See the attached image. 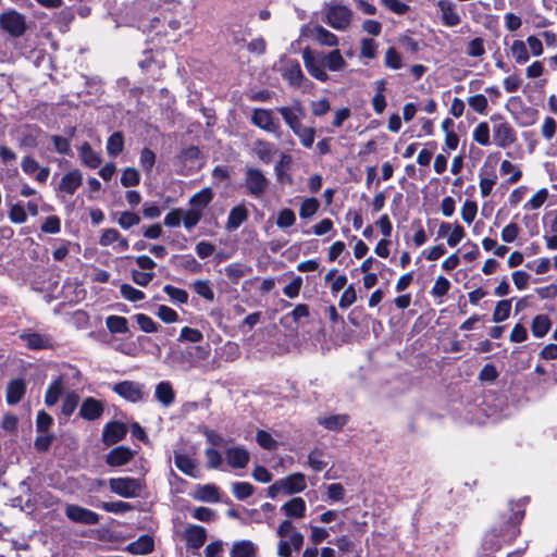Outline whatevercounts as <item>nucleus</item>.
<instances>
[{
  "label": "nucleus",
  "instance_id": "e2e57ef3",
  "mask_svg": "<svg viewBox=\"0 0 557 557\" xmlns=\"http://www.w3.org/2000/svg\"><path fill=\"white\" fill-rule=\"evenodd\" d=\"M134 318L143 332L154 333L158 331L157 323L149 315L137 313Z\"/></svg>",
  "mask_w": 557,
  "mask_h": 557
},
{
  "label": "nucleus",
  "instance_id": "72a5a7b5",
  "mask_svg": "<svg viewBox=\"0 0 557 557\" xmlns=\"http://www.w3.org/2000/svg\"><path fill=\"white\" fill-rule=\"evenodd\" d=\"M248 218L247 209L244 206L234 207L228 214L226 228L228 231L237 230Z\"/></svg>",
  "mask_w": 557,
  "mask_h": 557
},
{
  "label": "nucleus",
  "instance_id": "338daca9",
  "mask_svg": "<svg viewBox=\"0 0 557 557\" xmlns=\"http://www.w3.org/2000/svg\"><path fill=\"white\" fill-rule=\"evenodd\" d=\"M9 219L14 224H22L27 220V213L23 205L15 203L11 206L9 211Z\"/></svg>",
  "mask_w": 557,
  "mask_h": 557
},
{
  "label": "nucleus",
  "instance_id": "7ed1b4c3",
  "mask_svg": "<svg viewBox=\"0 0 557 557\" xmlns=\"http://www.w3.org/2000/svg\"><path fill=\"white\" fill-rule=\"evenodd\" d=\"M108 484L112 493L124 498L138 497L146 487L143 479L131 476L111 478Z\"/></svg>",
  "mask_w": 557,
  "mask_h": 557
},
{
  "label": "nucleus",
  "instance_id": "423d86ee",
  "mask_svg": "<svg viewBox=\"0 0 557 557\" xmlns=\"http://www.w3.org/2000/svg\"><path fill=\"white\" fill-rule=\"evenodd\" d=\"M326 23L336 30H346L352 18L349 8L341 4H332L325 8Z\"/></svg>",
  "mask_w": 557,
  "mask_h": 557
},
{
  "label": "nucleus",
  "instance_id": "bf43d9fd",
  "mask_svg": "<svg viewBox=\"0 0 557 557\" xmlns=\"http://www.w3.org/2000/svg\"><path fill=\"white\" fill-rule=\"evenodd\" d=\"M120 292L123 298H125L128 301H140L145 298L144 292L133 287L129 284H122L120 287Z\"/></svg>",
  "mask_w": 557,
  "mask_h": 557
},
{
  "label": "nucleus",
  "instance_id": "f03ea898",
  "mask_svg": "<svg viewBox=\"0 0 557 557\" xmlns=\"http://www.w3.org/2000/svg\"><path fill=\"white\" fill-rule=\"evenodd\" d=\"M523 518V511H517L513 515L507 531L504 534L498 533L495 529L485 533L483 537V547L487 550H497L503 543L513 541L520 533L518 529L519 522Z\"/></svg>",
  "mask_w": 557,
  "mask_h": 557
},
{
  "label": "nucleus",
  "instance_id": "bb28decb",
  "mask_svg": "<svg viewBox=\"0 0 557 557\" xmlns=\"http://www.w3.org/2000/svg\"><path fill=\"white\" fill-rule=\"evenodd\" d=\"M78 156L82 163L89 169H97L101 164L100 154L88 143H84L78 148Z\"/></svg>",
  "mask_w": 557,
  "mask_h": 557
},
{
  "label": "nucleus",
  "instance_id": "4c0bfd02",
  "mask_svg": "<svg viewBox=\"0 0 557 557\" xmlns=\"http://www.w3.org/2000/svg\"><path fill=\"white\" fill-rule=\"evenodd\" d=\"M79 399V395L76 391L67 392L61 404V414L66 418L71 417L76 410Z\"/></svg>",
  "mask_w": 557,
  "mask_h": 557
},
{
  "label": "nucleus",
  "instance_id": "0eeeda50",
  "mask_svg": "<svg viewBox=\"0 0 557 557\" xmlns=\"http://www.w3.org/2000/svg\"><path fill=\"white\" fill-rule=\"evenodd\" d=\"M0 27L12 37H21L26 30V21L17 11L9 10L0 14Z\"/></svg>",
  "mask_w": 557,
  "mask_h": 557
},
{
  "label": "nucleus",
  "instance_id": "9b49d317",
  "mask_svg": "<svg viewBox=\"0 0 557 557\" xmlns=\"http://www.w3.org/2000/svg\"><path fill=\"white\" fill-rule=\"evenodd\" d=\"M277 111L293 133L302 126L301 120L305 116V111L300 101H296L290 107H281Z\"/></svg>",
  "mask_w": 557,
  "mask_h": 557
},
{
  "label": "nucleus",
  "instance_id": "a18cd8bd",
  "mask_svg": "<svg viewBox=\"0 0 557 557\" xmlns=\"http://www.w3.org/2000/svg\"><path fill=\"white\" fill-rule=\"evenodd\" d=\"M290 163L292 157L289 154L283 153L274 168L277 181L280 183H292L290 175L285 173V168H288Z\"/></svg>",
  "mask_w": 557,
  "mask_h": 557
},
{
  "label": "nucleus",
  "instance_id": "a19ab883",
  "mask_svg": "<svg viewBox=\"0 0 557 557\" xmlns=\"http://www.w3.org/2000/svg\"><path fill=\"white\" fill-rule=\"evenodd\" d=\"M348 417L346 414H334L330 417L319 418L318 420L320 425L331 431L342 430L346 425Z\"/></svg>",
  "mask_w": 557,
  "mask_h": 557
},
{
  "label": "nucleus",
  "instance_id": "49530a36",
  "mask_svg": "<svg viewBox=\"0 0 557 557\" xmlns=\"http://www.w3.org/2000/svg\"><path fill=\"white\" fill-rule=\"evenodd\" d=\"M124 147V138L122 133L115 132L113 133L107 141V152L111 157L119 156Z\"/></svg>",
  "mask_w": 557,
  "mask_h": 557
},
{
  "label": "nucleus",
  "instance_id": "603ef678",
  "mask_svg": "<svg viewBox=\"0 0 557 557\" xmlns=\"http://www.w3.org/2000/svg\"><path fill=\"white\" fill-rule=\"evenodd\" d=\"M511 54L517 63L523 64L529 60V52L525 42L522 40H515L511 45Z\"/></svg>",
  "mask_w": 557,
  "mask_h": 557
},
{
  "label": "nucleus",
  "instance_id": "f8f14e48",
  "mask_svg": "<svg viewBox=\"0 0 557 557\" xmlns=\"http://www.w3.org/2000/svg\"><path fill=\"white\" fill-rule=\"evenodd\" d=\"M104 403L94 397H86L78 410V417L86 421H95L102 417Z\"/></svg>",
  "mask_w": 557,
  "mask_h": 557
},
{
  "label": "nucleus",
  "instance_id": "58836bf2",
  "mask_svg": "<svg viewBox=\"0 0 557 557\" xmlns=\"http://www.w3.org/2000/svg\"><path fill=\"white\" fill-rule=\"evenodd\" d=\"M550 326L549 318L545 314H539L532 321L531 331L535 337L541 338L548 333Z\"/></svg>",
  "mask_w": 557,
  "mask_h": 557
},
{
  "label": "nucleus",
  "instance_id": "79ce46f5",
  "mask_svg": "<svg viewBox=\"0 0 557 557\" xmlns=\"http://www.w3.org/2000/svg\"><path fill=\"white\" fill-rule=\"evenodd\" d=\"M313 33L315 39L323 46L335 47L338 45L337 36L320 25L314 26Z\"/></svg>",
  "mask_w": 557,
  "mask_h": 557
},
{
  "label": "nucleus",
  "instance_id": "aec40b11",
  "mask_svg": "<svg viewBox=\"0 0 557 557\" xmlns=\"http://www.w3.org/2000/svg\"><path fill=\"white\" fill-rule=\"evenodd\" d=\"M225 458L230 467L242 469L248 465L250 455L244 447H231L226 449Z\"/></svg>",
  "mask_w": 557,
  "mask_h": 557
},
{
  "label": "nucleus",
  "instance_id": "052dcab7",
  "mask_svg": "<svg viewBox=\"0 0 557 557\" xmlns=\"http://www.w3.org/2000/svg\"><path fill=\"white\" fill-rule=\"evenodd\" d=\"M163 292L175 302L186 304L188 301V293L185 289L165 285Z\"/></svg>",
  "mask_w": 557,
  "mask_h": 557
},
{
  "label": "nucleus",
  "instance_id": "c9c22d12",
  "mask_svg": "<svg viewBox=\"0 0 557 557\" xmlns=\"http://www.w3.org/2000/svg\"><path fill=\"white\" fill-rule=\"evenodd\" d=\"M224 272L226 277L236 284L243 276L251 272V268L240 262H234L226 265Z\"/></svg>",
  "mask_w": 557,
  "mask_h": 557
},
{
  "label": "nucleus",
  "instance_id": "4be33fe9",
  "mask_svg": "<svg viewBox=\"0 0 557 557\" xmlns=\"http://www.w3.org/2000/svg\"><path fill=\"white\" fill-rule=\"evenodd\" d=\"M480 182V194L482 197H487L491 195L493 187L495 186L497 182V174L494 170V168H491V170H487V163L484 164V166L480 170L479 173Z\"/></svg>",
  "mask_w": 557,
  "mask_h": 557
},
{
  "label": "nucleus",
  "instance_id": "ddd939ff",
  "mask_svg": "<svg viewBox=\"0 0 557 557\" xmlns=\"http://www.w3.org/2000/svg\"><path fill=\"white\" fill-rule=\"evenodd\" d=\"M302 59L308 73L312 77L321 82H326L329 79L322 59L315 57L309 49L304 50Z\"/></svg>",
  "mask_w": 557,
  "mask_h": 557
},
{
  "label": "nucleus",
  "instance_id": "f3484780",
  "mask_svg": "<svg viewBox=\"0 0 557 557\" xmlns=\"http://www.w3.org/2000/svg\"><path fill=\"white\" fill-rule=\"evenodd\" d=\"M178 161L182 163V170L180 171L183 175H188L190 172L200 168V150L190 146L184 149L177 157Z\"/></svg>",
  "mask_w": 557,
  "mask_h": 557
},
{
  "label": "nucleus",
  "instance_id": "2eb2a0df",
  "mask_svg": "<svg viewBox=\"0 0 557 557\" xmlns=\"http://www.w3.org/2000/svg\"><path fill=\"white\" fill-rule=\"evenodd\" d=\"M190 497L197 502L216 504L221 500V492L216 485L211 483L197 484L190 492Z\"/></svg>",
  "mask_w": 557,
  "mask_h": 557
},
{
  "label": "nucleus",
  "instance_id": "5fc2aeb1",
  "mask_svg": "<svg viewBox=\"0 0 557 557\" xmlns=\"http://www.w3.org/2000/svg\"><path fill=\"white\" fill-rule=\"evenodd\" d=\"M232 492L237 499L243 500L253 494L255 487L248 482H235L232 484Z\"/></svg>",
  "mask_w": 557,
  "mask_h": 557
},
{
  "label": "nucleus",
  "instance_id": "473e14b6",
  "mask_svg": "<svg viewBox=\"0 0 557 557\" xmlns=\"http://www.w3.org/2000/svg\"><path fill=\"white\" fill-rule=\"evenodd\" d=\"M153 540L149 535H141L126 546V550L133 555H146L152 552Z\"/></svg>",
  "mask_w": 557,
  "mask_h": 557
},
{
  "label": "nucleus",
  "instance_id": "8fccbe9b",
  "mask_svg": "<svg viewBox=\"0 0 557 557\" xmlns=\"http://www.w3.org/2000/svg\"><path fill=\"white\" fill-rule=\"evenodd\" d=\"M468 104L474 112L479 114L484 115L487 112L488 101L487 98L482 94L469 97Z\"/></svg>",
  "mask_w": 557,
  "mask_h": 557
},
{
  "label": "nucleus",
  "instance_id": "20e7f679",
  "mask_svg": "<svg viewBox=\"0 0 557 557\" xmlns=\"http://www.w3.org/2000/svg\"><path fill=\"white\" fill-rule=\"evenodd\" d=\"M493 122V139L497 147L507 148L516 141V132L513 127L500 115L491 116Z\"/></svg>",
  "mask_w": 557,
  "mask_h": 557
},
{
  "label": "nucleus",
  "instance_id": "774afa93",
  "mask_svg": "<svg viewBox=\"0 0 557 557\" xmlns=\"http://www.w3.org/2000/svg\"><path fill=\"white\" fill-rule=\"evenodd\" d=\"M140 222V216L137 213L124 211L121 213L117 223L119 225L124 228L128 230L135 225H137Z\"/></svg>",
  "mask_w": 557,
  "mask_h": 557
},
{
  "label": "nucleus",
  "instance_id": "5701e85b",
  "mask_svg": "<svg viewBox=\"0 0 557 557\" xmlns=\"http://www.w3.org/2000/svg\"><path fill=\"white\" fill-rule=\"evenodd\" d=\"M134 457V451L126 446H117L110 450L106 461L111 467H121Z\"/></svg>",
  "mask_w": 557,
  "mask_h": 557
},
{
  "label": "nucleus",
  "instance_id": "6e6d98bb",
  "mask_svg": "<svg viewBox=\"0 0 557 557\" xmlns=\"http://www.w3.org/2000/svg\"><path fill=\"white\" fill-rule=\"evenodd\" d=\"M450 286L449 280L441 275L436 277L430 294L434 298H443L449 292Z\"/></svg>",
  "mask_w": 557,
  "mask_h": 557
},
{
  "label": "nucleus",
  "instance_id": "69168bd1",
  "mask_svg": "<svg viewBox=\"0 0 557 557\" xmlns=\"http://www.w3.org/2000/svg\"><path fill=\"white\" fill-rule=\"evenodd\" d=\"M100 507L106 510L107 512H113V513H123L132 509V505L122 502V500H115V502H103Z\"/></svg>",
  "mask_w": 557,
  "mask_h": 557
},
{
  "label": "nucleus",
  "instance_id": "1a4fd4ad",
  "mask_svg": "<svg viewBox=\"0 0 557 557\" xmlns=\"http://www.w3.org/2000/svg\"><path fill=\"white\" fill-rule=\"evenodd\" d=\"M112 391L131 403H139L145 399V385L134 381H123L113 385Z\"/></svg>",
  "mask_w": 557,
  "mask_h": 557
},
{
  "label": "nucleus",
  "instance_id": "ea45409f",
  "mask_svg": "<svg viewBox=\"0 0 557 557\" xmlns=\"http://www.w3.org/2000/svg\"><path fill=\"white\" fill-rule=\"evenodd\" d=\"M106 325L113 334H125L129 331L127 319L121 315H109Z\"/></svg>",
  "mask_w": 557,
  "mask_h": 557
},
{
  "label": "nucleus",
  "instance_id": "4d7b16f0",
  "mask_svg": "<svg viewBox=\"0 0 557 557\" xmlns=\"http://www.w3.org/2000/svg\"><path fill=\"white\" fill-rule=\"evenodd\" d=\"M319 208L320 203L317 198H307L301 202L299 215L302 219H309L318 212Z\"/></svg>",
  "mask_w": 557,
  "mask_h": 557
},
{
  "label": "nucleus",
  "instance_id": "c03bdc74",
  "mask_svg": "<svg viewBox=\"0 0 557 557\" xmlns=\"http://www.w3.org/2000/svg\"><path fill=\"white\" fill-rule=\"evenodd\" d=\"M194 292L208 301L214 300V292L208 280H197L191 284Z\"/></svg>",
  "mask_w": 557,
  "mask_h": 557
},
{
  "label": "nucleus",
  "instance_id": "3c124183",
  "mask_svg": "<svg viewBox=\"0 0 557 557\" xmlns=\"http://www.w3.org/2000/svg\"><path fill=\"white\" fill-rule=\"evenodd\" d=\"M294 134L299 138L301 145L306 148H311L314 138H315V129L313 127L300 126Z\"/></svg>",
  "mask_w": 557,
  "mask_h": 557
},
{
  "label": "nucleus",
  "instance_id": "dca6fc26",
  "mask_svg": "<svg viewBox=\"0 0 557 557\" xmlns=\"http://www.w3.org/2000/svg\"><path fill=\"white\" fill-rule=\"evenodd\" d=\"M65 515L70 520L74 522L89 525L97 524L100 519L97 512L77 505H69L65 508Z\"/></svg>",
  "mask_w": 557,
  "mask_h": 557
},
{
  "label": "nucleus",
  "instance_id": "6e6552de",
  "mask_svg": "<svg viewBox=\"0 0 557 557\" xmlns=\"http://www.w3.org/2000/svg\"><path fill=\"white\" fill-rule=\"evenodd\" d=\"M245 185L249 194L256 198L261 197L269 187V180L261 170L247 168L245 171Z\"/></svg>",
  "mask_w": 557,
  "mask_h": 557
},
{
  "label": "nucleus",
  "instance_id": "f257e3e1",
  "mask_svg": "<svg viewBox=\"0 0 557 557\" xmlns=\"http://www.w3.org/2000/svg\"><path fill=\"white\" fill-rule=\"evenodd\" d=\"M281 541L277 544L280 557H292V550H300L304 545V535L295 528L289 519L283 520L276 530Z\"/></svg>",
  "mask_w": 557,
  "mask_h": 557
},
{
  "label": "nucleus",
  "instance_id": "680f3d73",
  "mask_svg": "<svg viewBox=\"0 0 557 557\" xmlns=\"http://www.w3.org/2000/svg\"><path fill=\"white\" fill-rule=\"evenodd\" d=\"M140 182V174L139 172L134 168H127L124 170L122 176H121V184L124 187H133L137 186Z\"/></svg>",
  "mask_w": 557,
  "mask_h": 557
},
{
  "label": "nucleus",
  "instance_id": "c85d7f7f",
  "mask_svg": "<svg viewBox=\"0 0 557 557\" xmlns=\"http://www.w3.org/2000/svg\"><path fill=\"white\" fill-rule=\"evenodd\" d=\"M26 391V384L23 379H15L9 382L7 387V403L16 405L23 398Z\"/></svg>",
  "mask_w": 557,
  "mask_h": 557
},
{
  "label": "nucleus",
  "instance_id": "39448f33",
  "mask_svg": "<svg viewBox=\"0 0 557 557\" xmlns=\"http://www.w3.org/2000/svg\"><path fill=\"white\" fill-rule=\"evenodd\" d=\"M250 122L256 127L281 137V124L270 109L256 108L252 110Z\"/></svg>",
  "mask_w": 557,
  "mask_h": 557
},
{
  "label": "nucleus",
  "instance_id": "9d476101",
  "mask_svg": "<svg viewBox=\"0 0 557 557\" xmlns=\"http://www.w3.org/2000/svg\"><path fill=\"white\" fill-rule=\"evenodd\" d=\"M436 5L444 26L455 27L461 23V14L458 11L457 4L451 0H438Z\"/></svg>",
  "mask_w": 557,
  "mask_h": 557
},
{
  "label": "nucleus",
  "instance_id": "0e129e2a",
  "mask_svg": "<svg viewBox=\"0 0 557 557\" xmlns=\"http://www.w3.org/2000/svg\"><path fill=\"white\" fill-rule=\"evenodd\" d=\"M461 218L467 224H471L478 213L476 202L472 200H466L461 207Z\"/></svg>",
  "mask_w": 557,
  "mask_h": 557
},
{
  "label": "nucleus",
  "instance_id": "cd10ccee",
  "mask_svg": "<svg viewBox=\"0 0 557 557\" xmlns=\"http://www.w3.org/2000/svg\"><path fill=\"white\" fill-rule=\"evenodd\" d=\"M156 399L164 407H170L175 400V393L170 382L162 381L154 388Z\"/></svg>",
  "mask_w": 557,
  "mask_h": 557
},
{
  "label": "nucleus",
  "instance_id": "6ab92c4d",
  "mask_svg": "<svg viewBox=\"0 0 557 557\" xmlns=\"http://www.w3.org/2000/svg\"><path fill=\"white\" fill-rule=\"evenodd\" d=\"M282 492L287 495L301 493L307 488L306 476L300 472L292 473L280 480Z\"/></svg>",
  "mask_w": 557,
  "mask_h": 557
},
{
  "label": "nucleus",
  "instance_id": "a878e982",
  "mask_svg": "<svg viewBox=\"0 0 557 557\" xmlns=\"http://www.w3.org/2000/svg\"><path fill=\"white\" fill-rule=\"evenodd\" d=\"M252 151L260 161L268 164L272 162L275 153L277 152V149L272 143L258 139L253 144Z\"/></svg>",
  "mask_w": 557,
  "mask_h": 557
},
{
  "label": "nucleus",
  "instance_id": "393cba45",
  "mask_svg": "<svg viewBox=\"0 0 557 557\" xmlns=\"http://www.w3.org/2000/svg\"><path fill=\"white\" fill-rule=\"evenodd\" d=\"M185 540L189 547L200 548L207 540L206 529L197 524L189 525L185 530Z\"/></svg>",
  "mask_w": 557,
  "mask_h": 557
},
{
  "label": "nucleus",
  "instance_id": "de8ad7c7",
  "mask_svg": "<svg viewBox=\"0 0 557 557\" xmlns=\"http://www.w3.org/2000/svg\"><path fill=\"white\" fill-rule=\"evenodd\" d=\"M473 140L481 146H490L491 137H490V127L486 122L479 123L472 133Z\"/></svg>",
  "mask_w": 557,
  "mask_h": 557
},
{
  "label": "nucleus",
  "instance_id": "864d4df0",
  "mask_svg": "<svg viewBox=\"0 0 557 557\" xmlns=\"http://www.w3.org/2000/svg\"><path fill=\"white\" fill-rule=\"evenodd\" d=\"M500 174H510V176L507 180L508 184L517 183L522 176V172L520 171V169H518L513 163H511L508 160H504L500 163Z\"/></svg>",
  "mask_w": 557,
  "mask_h": 557
},
{
  "label": "nucleus",
  "instance_id": "37998d69",
  "mask_svg": "<svg viewBox=\"0 0 557 557\" xmlns=\"http://www.w3.org/2000/svg\"><path fill=\"white\" fill-rule=\"evenodd\" d=\"M256 546L250 541H240L234 544L231 557H255Z\"/></svg>",
  "mask_w": 557,
  "mask_h": 557
},
{
  "label": "nucleus",
  "instance_id": "2f4dec72",
  "mask_svg": "<svg viewBox=\"0 0 557 557\" xmlns=\"http://www.w3.org/2000/svg\"><path fill=\"white\" fill-rule=\"evenodd\" d=\"M174 462H175V466L177 467V469H180L186 475H189L191 478L198 476L196 462L189 456L178 453V451H175L174 453Z\"/></svg>",
  "mask_w": 557,
  "mask_h": 557
},
{
  "label": "nucleus",
  "instance_id": "09e8293b",
  "mask_svg": "<svg viewBox=\"0 0 557 557\" xmlns=\"http://www.w3.org/2000/svg\"><path fill=\"white\" fill-rule=\"evenodd\" d=\"M511 311V300H500L496 304L493 312V321L496 323L507 320Z\"/></svg>",
  "mask_w": 557,
  "mask_h": 557
},
{
  "label": "nucleus",
  "instance_id": "4468645a",
  "mask_svg": "<svg viewBox=\"0 0 557 557\" xmlns=\"http://www.w3.org/2000/svg\"><path fill=\"white\" fill-rule=\"evenodd\" d=\"M83 174L78 169H73L66 172L60 180L58 185V193L72 196L82 186Z\"/></svg>",
  "mask_w": 557,
  "mask_h": 557
},
{
  "label": "nucleus",
  "instance_id": "412c9836",
  "mask_svg": "<svg viewBox=\"0 0 557 557\" xmlns=\"http://www.w3.org/2000/svg\"><path fill=\"white\" fill-rule=\"evenodd\" d=\"M281 510L289 519H301L306 516L307 505L304 498L293 497L283 504Z\"/></svg>",
  "mask_w": 557,
  "mask_h": 557
},
{
  "label": "nucleus",
  "instance_id": "13d9d810",
  "mask_svg": "<svg viewBox=\"0 0 557 557\" xmlns=\"http://www.w3.org/2000/svg\"><path fill=\"white\" fill-rule=\"evenodd\" d=\"M296 222V215L292 209L285 208L282 209L276 219V225L280 228H287L295 224Z\"/></svg>",
  "mask_w": 557,
  "mask_h": 557
},
{
  "label": "nucleus",
  "instance_id": "c756f323",
  "mask_svg": "<svg viewBox=\"0 0 557 557\" xmlns=\"http://www.w3.org/2000/svg\"><path fill=\"white\" fill-rule=\"evenodd\" d=\"M64 392V380L63 376L55 377L48 386L45 395V404L48 407L54 406L59 399L60 396Z\"/></svg>",
  "mask_w": 557,
  "mask_h": 557
},
{
  "label": "nucleus",
  "instance_id": "a211bd4d",
  "mask_svg": "<svg viewBox=\"0 0 557 557\" xmlns=\"http://www.w3.org/2000/svg\"><path fill=\"white\" fill-rule=\"evenodd\" d=\"M126 433L127 428L123 422H108L102 431V442L108 446L116 444L125 437Z\"/></svg>",
  "mask_w": 557,
  "mask_h": 557
},
{
  "label": "nucleus",
  "instance_id": "b1692460",
  "mask_svg": "<svg viewBox=\"0 0 557 557\" xmlns=\"http://www.w3.org/2000/svg\"><path fill=\"white\" fill-rule=\"evenodd\" d=\"M282 76L295 88L300 87L305 81L300 64L297 61H288L283 70Z\"/></svg>",
  "mask_w": 557,
  "mask_h": 557
},
{
  "label": "nucleus",
  "instance_id": "e433bc0d",
  "mask_svg": "<svg viewBox=\"0 0 557 557\" xmlns=\"http://www.w3.org/2000/svg\"><path fill=\"white\" fill-rule=\"evenodd\" d=\"M324 66H326L330 71L336 72L342 71L346 66V61L344 60L341 51L338 49L332 50L323 58Z\"/></svg>",
  "mask_w": 557,
  "mask_h": 557
},
{
  "label": "nucleus",
  "instance_id": "7c9ffc66",
  "mask_svg": "<svg viewBox=\"0 0 557 557\" xmlns=\"http://www.w3.org/2000/svg\"><path fill=\"white\" fill-rule=\"evenodd\" d=\"M20 337L26 343L29 349H46L52 346L51 338L47 335L27 332L22 333Z\"/></svg>",
  "mask_w": 557,
  "mask_h": 557
},
{
  "label": "nucleus",
  "instance_id": "f704fd0d",
  "mask_svg": "<svg viewBox=\"0 0 557 557\" xmlns=\"http://www.w3.org/2000/svg\"><path fill=\"white\" fill-rule=\"evenodd\" d=\"M213 198V191L211 188L206 187L196 193L189 200L193 209H198L199 212H203L205 208L211 202Z\"/></svg>",
  "mask_w": 557,
  "mask_h": 557
}]
</instances>
